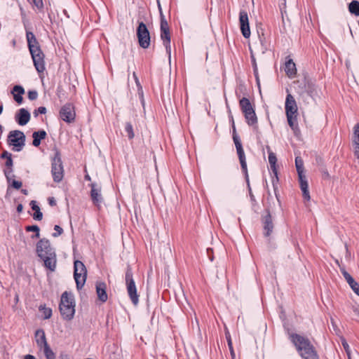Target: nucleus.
<instances>
[{
  "mask_svg": "<svg viewBox=\"0 0 359 359\" xmlns=\"http://www.w3.org/2000/svg\"><path fill=\"white\" fill-rule=\"evenodd\" d=\"M36 252L37 256L43 262L44 266L50 271L56 269L57 256L55 249L50 242L46 238H41L36 243Z\"/></svg>",
  "mask_w": 359,
  "mask_h": 359,
  "instance_id": "1",
  "label": "nucleus"
},
{
  "mask_svg": "<svg viewBox=\"0 0 359 359\" xmlns=\"http://www.w3.org/2000/svg\"><path fill=\"white\" fill-rule=\"evenodd\" d=\"M290 339L303 359H319L317 351L308 338L292 333Z\"/></svg>",
  "mask_w": 359,
  "mask_h": 359,
  "instance_id": "2",
  "label": "nucleus"
},
{
  "mask_svg": "<svg viewBox=\"0 0 359 359\" xmlns=\"http://www.w3.org/2000/svg\"><path fill=\"white\" fill-rule=\"evenodd\" d=\"M59 310L64 320H71L75 313V302L74 297L67 291L61 296Z\"/></svg>",
  "mask_w": 359,
  "mask_h": 359,
  "instance_id": "3",
  "label": "nucleus"
},
{
  "mask_svg": "<svg viewBox=\"0 0 359 359\" xmlns=\"http://www.w3.org/2000/svg\"><path fill=\"white\" fill-rule=\"evenodd\" d=\"M232 128H233V140L236 148L237 154L239 158V161L241 166V170L243 174L245 175V178L246 180V182L249 184V177L248 173V168H247V163L245 159V155L244 150L243 149V146L241 144V142L240 140L239 137L238 136L236 131V127L234 125V121L232 118Z\"/></svg>",
  "mask_w": 359,
  "mask_h": 359,
  "instance_id": "4",
  "label": "nucleus"
},
{
  "mask_svg": "<svg viewBox=\"0 0 359 359\" xmlns=\"http://www.w3.org/2000/svg\"><path fill=\"white\" fill-rule=\"evenodd\" d=\"M125 280L128 296L133 304L136 306L139 302V296L137 293V288L133 279L132 268L129 264H128L126 268Z\"/></svg>",
  "mask_w": 359,
  "mask_h": 359,
  "instance_id": "5",
  "label": "nucleus"
},
{
  "mask_svg": "<svg viewBox=\"0 0 359 359\" xmlns=\"http://www.w3.org/2000/svg\"><path fill=\"white\" fill-rule=\"evenodd\" d=\"M51 174L55 182H60L64 177V168L61 159L60 151L55 149V155L52 158Z\"/></svg>",
  "mask_w": 359,
  "mask_h": 359,
  "instance_id": "6",
  "label": "nucleus"
},
{
  "mask_svg": "<svg viewBox=\"0 0 359 359\" xmlns=\"http://www.w3.org/2000/svg\"><path fill=\"white\" fill-rule=\"evenodd\" d=\"M25 140L26 137L23 132L15 130L8 133L7 142L8 145L13 146V151H20L25 144Z\"/></svg>",
  "mask_w": 359,
  "mask_h": 359,
  "instance_id": "7",
  "label": "nucleus"
},
{
  "mask_svg": "<svg viewBox=\"0 0 359 359\" xmlns=\"http://www.w3.org/2000/svg\"><path fill=\"white\" fill-rule=\"evenodd\" d=\"M74 278L77 290H81L83 287L87 278V269L81 261L75 260L74 262Z\"/></svg>",
  "mask_w": 359,
  "mask_h": 359,
  "instance_id": "8",
  "label": "nucleus"
},
{
  "mask_svg": "<svg viewBox=\"0 0 359 359\" xmlns=\"http://www.w3.org/2000/svg\"><path fill=\"white\" fill-rule=\"evenodd\" d=\"M297 83H299L298 93L300 95L303 96L304 94H307L313 100L316 97H318L317 88L311 79L304 76L302 82H300V81H297Z\"/></svg>",
  "mask_w": 359,
  "mask_h": 359,
  "instance_id": "9",
  "label": "nucleus"
},
{
  "mask_svg": "<svg viewBox=\"0 0 359 359\" xmlns=\"http://www.w3.org/2000/svg\"><path fill=\"white\" fill-rule=\"evenodd\" d=\"M139 45L142 48H148L150 46L151 36L146 24L140 22L136 30Z\"/></svg>",
  "mask_w": 359,
  "mask_h": 359,
  "instance_id": "10",
  "label": "nucleus"
},
{
  "mask_svg": "<svg viewBox=\"0 0 359 359\" xmlns=\"http://www.w3.org/2000/svg\"><path fill=\"white\" fill-rule=\"evenodd\" d=\"M160 31H161V39L163 41V44L165 47L167 53L170 57L171 47H170V38L171 34L168 23L165 18V15H162V20L160 23Z\"/></svg>",
  "mask_w": 359,
  "mask_h": 359,
  "instance_id": "11",
  "label": "nucleus"
},
{
  "mask_svg": "<svg viewBox=\"0 0 359 359\" xmlns=\"http://www.w3.org/2000/svg\"><path fill=\"white\" fill-rule=\"evenodd\" d=\"M34 65L39 74L43 73L45 70V55L41 49V47L29 50Z\"/></svg>",
  "mask_w": 359,
  "mask_h": 359,
  "instance_id": "12",
  "label": "nucleus"
},
{
  "mask_svg": "<svg viewBox=\"0 0 359 359\" xmlns=\"http://www.w3.org/2000/svg\"><path fill=\"white\" fill-rule=\"evenodd\" d=\"M261 222L263 226V233L264 236L269 237L273 231L274 224L271 212L268 208L265 209V215H262Z\"/></svg>",
  "mask_w": 359,
  "mask_h": 359,
  "instance_id": "13",
  "label": "nucleus"
},
{
  "mask_svg": "<svg viewBox=\"0 0 359 359\" xmlns=\"http://www.w3.org/2000/svg\"><path fill=\"white\" fill-rule=\"evenodd\" d=\"M60 116L67 123H72L75 120L76 113L74 106L72 103H67L60 110Z\"/></svg>",
  "mask_w": 359,
  "mask_h": 359,
  "instance_id": "14",
  "label": "nucleus"
},
{
  "mask_svg": "<svg viewBox=\"0 0 359 359\" xmlns=\"http://www.w3.org/2000/svg\"><path fill=\"white\" fill-rule=\"evenodd\" d=\"M239 22L240 28L243 36L245 39H248L250 36V29L249 25V19L248 13L241 10L239 13Z\"/></svg>",
  "mask_w": 359,
  "mask_h": 359,
  "instance_id": "15",
  "label": "nucleus"
},
{
  "mask_svg": "<svg viewBox=\"0 0 359 359\" xmlns=\"http://www.w3.org/2000/svg\"><path fill=\"white\" fill-rule=\"evenodd\" d=\"M90 187H91L90 198L92 202L96 207L100 208L103 201V197L101 194V187L96 183H91Z\"/></svg>",
  "mask_w": 359,
  "mask_h": 359,
  "instance_id": "16",
  "label": "nucleus"
},
{
  "mask_svg": "<svg viewBox=\"0 0 359 359\" xmlns=\"http://www.w3.org/2000/svg\"><path fill=\"white\" fill-rule=\"evenodd\" d=\"M285 114H298V107L295 99L291 94H287L285 99Z\"/></svg>",
  "mask_w": 359,
  "mask_h": 359,
  "instance_id": "17",
  "label": "nucleus"
},
{
  "mask_svg": "<svg viewBox=\"0 0 359 359\" xmlns=\"http://www.w3.org/2000/svg\"><path fill=\"white\" fill-rule=\"evenodd\" d=\"M30 113L25 108L20 109L15 116V121L20 126H25L30 120Z\"/></svg>",
  "mask_w": 359,
  "mask_h": 359,
  "instance_id": "18",
  "label": "nucleus"
},
{
  "mask_svg": "<svg viewBox=\"0 0 359 359\" xmlns=\"http://www.w3.org/2000/svg\"><path fill=\"white\" fill-rule=\"evenodd\" d=\"M299 182L301 190L302 191V196L304 200L309 201L311 199L310 194L309 191V184L307 182L306 177L304 174H301L300 172H299Z\"/></svg>",
  "mask_w": 359,
  "mask_h": 359,
  "instance_id": "19",
  "label": "nucleus"
},
{
  "mask_svg": "<svg viewBox=\"0 0 359 359\" xmlns=\"http://www.w3.org/2000/svg\"><path fill=\"white\" fill-rule=\"evenodd\" d=\"M341 273L344 278L348 283L353 292L359 296V284L353 279V278L346 271L344 267L341 268Z\"/></svg>",
  "mask_w": 359,
  "mask_h": 359,
  "instance_id": "20",
  "label": "nucleus"
},
{
  "mask_svg": "<svg viewBox=\"0 0 359 359\" xmlns=\"http://www.w3.org/2000/svg\"><path fill=\"white\" fill-rule=\"evenodd\" d=\"M95 288L98 299L103 303L106 302L108 299L106 283L97 281L95 284Z\"/></svg>",
  "mask_w": 359,
  "mask_h": 359,
  "instance_id": "21",
  "label": "nucleus"
},
{
  "mask_svg": "<svg viewBox=\"0 0 359 359\" xmlns=\"http://www.w3.org/2000/svg\"><path fill=\"white\" fill-rule=\"evenodd\" d=\"M35 339L37 346L40 350H42V347L48 345L45 332L43 329H38L35 332Z\"/></svg>",
  "mask_w": 359,
  "mask_h": 359,
  "instance_id": "22",
  "label": "nucleus"
},
{
  "mask_svg": "<svg viewBox=\"0 0 359 359\" xmlns=\"http://www.w3.org/2000/svg\"><path fill=\"white\" fill-rule=\"evenodd\" d=\"M5 166L6 167V168L4 170V173L7 181L9 182L11 180V179L15 177V175H13V161L12 156L6 158Z\"/></svg>",
  "mask_w": 359,
  "mask_h": 359,
  "instance_id": "23",
  "label": "nucleus"
},
{
  "mask_svg": "<svg viewBox=\"0 0 359 359\" xmlns=\"http://www.w3.org/2000/svg\"><path fill=\"white\" fill-rule=\"evenodd\" d=\"M47 137V133L44 130H39L32 133V145L37 147L41 144V142L45 140Z\"/></svg>",
  "mask_w": 359,
  "mask_h": 359,
  "instance_id": "24",
  "label": "nucleus"
},
{
  "mask_svg": "<svg viewBox=\"0 0 359 359\" xmlns=\"http://www.w3.org/2000/svg\"><path fill=\"white\" fill-rule=\"evenodd\" d=\"M26 38H27V46H28L29 50H34L35 48L40 47V45L33 32L27 31L26 32Z\"/></svg>",
  "mask_w": 359,
  "mask_h": 359,
  "instance_id": "25",
  "label": "nucleus"
},
{
  "mask_svg": "<svg viewBox=\"0 0 359 359\" xmlns=\"http://www.w3.org/2000/svg\"><path fill=\"white\" fill-rule=\"evenodd\" d=\"M12 93L13 95L14 100L18 103L21 104L23 101L22 95L25 93V89L22 86L16 85L13 87Z\"/></svg>",
  "mask_w": 359,
  "mask_h": 359,
  "instance_id": "26",
  "label": "nucleus"
},
{
  "mask_svg": "<svg viewBox=\"0 0 359 359\" xmlns=\"http://www.w3.org/2000/svg\"><path fill=\"white\" fill-rule=\"evenodd\" d=\"M353 136L354 155L359 159V123L354 126Z\"/></svg>",
  "mask_w": 359,
  "mask_h": 359,
  "instance_id": "27",
  "label": "nucleus"
},
{
  "mask_svg": "<svg viewBox=\"0 0 359 359\" xmlns=\"http://www.w3.org/2000/svg\"><path fill=\"white\" fill-rule=\"evenodd\" d=\"M269 162L272 172L274 175L273 177H276V181L278 182L279 180H278V170L276 168L277 158H276V154L272 151H269Z\"/></svg>",
  "mask_w": 359,
  "mask_h": 359,
  "instance_id": "28",
  "label": "nucleus"
},
{
  "mask_svg": "<svg viewBox=\"0 0 359 359\" xmlns=\"http://www.w3.org/2000/svg\"><path fill=\"white\" fill-rule=\"evenodd\" d=\"M285 71L286 74L290 78L293 77L296 74V73H297L296 65L292 59L288 58L286 60Z\"/></svg>",
  "mask_w": 359,
  "mask_h": 359,
  "instance_id": "29",
  "label": "nucleus"
},
{
  "mask_svg": "<svg viewBox=\"0 0 359 359\" xmlns=\"http://www.w3.org/2000/svg\"><path fill=\"white\" fill-rule=\"evenodd\" d=\"M297 114H286L287 123L291 129L294 131V134L299 132V128L297 124Z\"/></svg>",
  "mask_w": 359,
  "mask_h": 359,
  "instance_id": "30",
  "label": "nucleus"
},
{
  "mask_svg": "<svg viewBox=\"0 0 359 359\" xmlns=\"http://www.w3.org/2000/svg\"><path fill=\"white\" fill-rule=\"evenodd\" d=\"M246 122L249 126H255L257 123V117L255 109L243 112Z\"/></svg>",
  "mask_w": 359,
  "mask_h": 359,
  "instance_id": "31",
  "label": "nucleus"
},
{
  "mask_svg": "<svg viewBox=\"0 0 359 359\" xmlns=\"http://www.w3.org/2000/svg\"><path fill=\"white\" fill-rule=\"evenodd\" d=\"M31 208L34 211L33 214V219L37 221H41L43 218V213L41 212L40 208L36 203V201H31L29 203Z\"/></svg>",
  "mask_w": 359,
  "mask_h": 359,
  "instance_id": "32",
  "label": "nucleus"
},
{
  "mask_svg": "<svg viewBox=\"0 0 359 359\" xmlns=\"http://www.w3.org/2000/svg\"><path fill=\"white\" fill-rule=\"evenodd\" d=\"M239 104L243 113L254 109L250 100L247 97H243L239 101Z\"/></svg>",
  "mask_w": 359,
  "mask_h": 359,
  "instance_id": "33",
  "label": "nucleus"
},
{
  "mask_svg": "<svg viewBox=\"0 0 359 359\" xmlns=\"http://www.w3.org/2000/svg\"><path fill=\"white\" fill-rule=\"evenodd\" d=\"M348 11L355 16H359V1L357 0H353L348 4Z\"/></svg>",
  "mask_w": 359,
  "mask_h": 359,
  "instance_id": "34",
  "label": "nucleus"
},
{
  "mask_svg": "<svg viewBox=\"0 0 359 359\" xmlns=\"http://www.w3.org/2000/svg\"><path fill=\"white\" fill-rule=\"evenodd\" d=\"M39 310L43 313V319H49L52 316V309L47 308L46 304H41L39 306Z\"/></svg>",
  "mask_w": 359,
  "mask_h": 359,
  "instance_id": "35",
  "label": "nucleus"
},
{
  "mask_svg": "<svg viewBox=\"0 0 359 359\" xmlns=\"http://www.w3.org/2000/svg\"><path fill=\"white\" fill-rule=\"evenodd\" d=\"M42 349L43 351V353L46 359L55 358V355L48 344L42 347Z\"/></svg>",
  "mask_w": 359,
  "mask_h": 359,
  "instance_id": "36",
  "label": "nucleus"
},
{
  "mask_svg": "<svg viewBox=\"0 0 359 359\" xmlns=\"http://www.w3.org/2000/svg\"><path fill=\"white\" fill-rule=\"evenodd\" d=\"M133 76L134 77V79H135V83L138 88V93L140 96V98H141V103L142 104V106L144 107V98H143V91H142V86L140 83V81L135 74V72H133Z\"/></svg>",
  "mask_w": 359,
  "mask_h": 359,
  "instance_id": "37",
  "label": "nucleus"
},
{
  "mask_svg": "<svg viewBox=\"0 0 359 359\" xmlns=\"http://www.w3.org/2000/svg\"><path fill=\"white\" fill-rule=\"evenodd\" d=\"M125 132L127 133V136L129 140H132L134 137L135 133L133 131V127L130 122H127L126 123Z\"/></svg>",
  "mask_w": 359,
  "mask_h": 359,
  "instance_id": "38",
  "label": "nucleus"
},
{
  "mask_svg": "<svg viewBox=\"0 0 359 359\" xmlns=\"http://www.w3.org/2000/svg\"><path fill=\"white\" fill-rule=\"evenodd\" d=\"M295 166L297 171V173L299 174V172H301V174L304 173V163L302 159L300 157H296L295 158Z\"/></svg>",
  "mask_w": 359,
  "mask_h": 359,
  "instance_id": "39",
  "label": "nucleus"
},
{
  "mask_svg": "<svg viewBox=\"0 0 359 359\" xmlns=\"http://www.w3.org/2000/svg\"><path fill=\"white\" fill-rule=\"evenodd\" d=\"M225 336H226V341H227V344H228V346H229V351L231 352V355L233 358L235 356V353H234L233 346H232V341H231V335H230V333H229V332L228 330H226L225 332Z\"/></svg>",
  "mask_w": 359,
  "mask_h": 359,
  "instance_id": "40",
  "label": "nucleus"
},
{
  "mask_svg": "<svg viewBox=\"0 0 359 359\" xmlns=\"http://www.w3.org/2000/svg\"><path fill=\"white\" fill-rule=\"evenodd\" d=\"M278 182L276 181V177H273V179H272V184H273L275 196H276V198L278 202L280 204V198H279L280 196H279V194L278 193Z\"/></svg>",
  "mask_w": 359,
  "mask_h": 359,
  "instance_id": "41",
  "label": "nucleus"
},
{
  "mask_svg": "<svg viewBox=\"0 0 359 359\" xmlns=\"http://www.w3.org/2000/svg\"><path fill=\"white\" fill-rule=\"evenodd\" d=\"M46 113V108L45 107H39L38 109H35L33 112V114L35 117L38 116L39 114H45Z\"/></svg>",
  "mask_w": 359,
  "mask_h": 359,
  "instance_id": "42",
  "label": "nucleus"
},
{
  "mask_svg": "<svg viewBox=\"0 0 359 359\" xmlns=\"http://www.w3.org/2000/svg\"><path fill=\"white\" fill-rule=\"evenodd\" d=\"M54 230L55 231V232L53 233L52 236L55 238L60 236L63 233L62 228L60 227L59 225H55Z\"/></svg>",
  "mask_w": 359,
  "mask_h": 359,
  "instance_id": "43",
  "label": "nucleus"
},
{
  "mask_svg": "<svg viewBox=\"0 0 359 359\" xmlns=\"http://www.w3.org/2000/svg\"><path fill=\"white\" fill-rule=\"evenodd\" d=\"M25 230L28 232H36L40 231V229L37 225L27 226Z\"/></svg>",
  "mask_w": 359,
  "mask_h": 359,
  "instance_id": "44",
  "label": "nucleus"
},
{
  "mask_svg": "<svg viewBox=\"0 0 359 359\" xmlns=\"http://www.w3.org/2000/svg\"><path fill=\"white\" fill-rule=\"evenodd\" d=\"M27 95L30 100H35L38 97V93L36 90H29L28 91Z\"/></svg>",
  "mask_w": 359,
  "mask_h": 359,
  "instance_id": "45",
  "label": "nucleus"
},
{
  "mask_svg": "<svg viewBox=\"0 0 359 359\" xmlns=\"http://www.w3.org/2000/svg\"><path fill=\"white\" fill-rule=\"evenodd\" d=\"M342 346L344 348V350L346 351L348 356V358H350V350H349V346L348 344V343L346 342V341L345 339H343L342 340Z\"/></svg>",
  "mask_w": 359,
  "mask_h": 359,
  "instance_id": "46",
  "label": "nucleus"
},
{
  "mask_svg": "<svg viewBox=\"0 0 359 359\" xmlns=\"http://www.w3.org/2000/svg\"><path fill=\"white\" fill-rule=\"evenodd\" d=\"M22 182H20V181H17V180H13L12 181L11 186H12L14 189H20V188H21V187H22Z\"/></svg>",
  "mask_w": 359,
  "mask_h": 359,
  "instance_id": "47",
  "label": "nucleus"
},
{
  "mask_svg": "<svg viewBox=\"0 0 359 359\" xmlns=\"http://www.w3.org/2000/svg\"><path fill=\"white\" fill-rule=\"evenodd\" d=\"M206 252L209 259L212 262L214 260L213 250L212 248H207Z\"/></svg>",
  "mask_w": 359,
  "mask_h": 359,
  "instance_id": "48",
  "label": "nucleus"
},
{
  "mask_svg": "<svg viewBox=\"0 0 359 359\" xmlns=\"http://www.w3.org/2000/svg\"><path fill=\"white\" fill-rule=\"evenodd\" d=\"M34 5L38 8H42L43 6L42 0H32Z\"/></svg>",
  "mask_w": 359,
  "mask_h": 359,
  "instance_id": "49",
  "label": "nucleus"
},
{
  "mask_svg": "<svg viewBox=\"0 0 359 359\" xmlns=\"http://www.w3.org/2000/svg\"><path fill=\"white\" fill-rule=\"evenodd\" d=\"M250 57H251V62H252L253 70H256V69H257V62H256L255 55H253V53L252 52H251Z\"/></svg>",
  "mask_w": 359,
  "mask_h": 359,
  "instance_id": "50",
  "label": "nucleus"
},
{
  "mask_svg": "<svg viewBox=\"0 0 359 359\" xmlns=\"http://www.w3.org/2000/svg\"><path fill=\"white\" fill-rule=\"evenodd\" d=\"M10 156H12V154L11 153H9L8 151L6 150H4L1 154L0 155V158H9Z\"/></svg>",
  "mask_w": 359,
  "mask_h": 359,
  "instance_id": "51",
  "label": "nucleus"
},
{
  "mask_svg": "<svg viewBox=\"0 0 359 359\" xmlns=\"http://www.w3.org/2000/svg\"><path fill=\"white\" fill-rule=\"evenodd\" d=\"M157 1V5H158V11H159V15H160V20H162V15H164L163 13V11H162V8H161V3H160V0H156Z\"/></svg>",
  "mask_w": 359,
  "mask_h": 359,
  "instance_id": "52",
  "label": "nucleus"
},
{
  "mask_svg": "<svg viewBox=\"0 0 359 359\" xmlns=\"http://www.w3.org/2000/svg\"><path fill=\"white\" fill-rule=\"evenodd\" d=\"M59 359H70L69 355L65 352H61Z\"/></svg>",
  "mask_w": 359,
  "mask_h": 359,
  "instance_id": "53",
  "label": "nucleus"
},
{
  "mask_svg": "<svg viewBox=\"0 0 359 359\" xmlns=\"http://www.w3.org/2000/svg\"><path fill=\"white\" fill-rule=\"evenodd\" d=\"M48 203L50 206H55L56 205V201L53 197H49L48 198Z\"/></svg>",
  "mask_w": 359,
  "mask_h": 359,
  "instance_id": "54",
  "label": "nucleus"
},
{
  "mask_svg": "<svg viewBox=\"0 0 359 359\" xmlns=\"http://www.w3.org/2000/svg\"><path fill=\"white\" fill-rule=\"evenodd\" d=\"M331 322H332V327H333V330L336 332L337 334H338V332H339V328L337 327L336 323L334 322V320L332 319L331 320Z\"/></svg>",
  "mask_w": 359,
  "mask_h": 359,
  "instance_id": "55",
  "label": "nucleus"
},
{
  "mask_svg": "<svg viewBox=\"0 0 359 359\" xmlns=\"http://www.w3.org/2000/svg\"><path fill=\"white\" fill-rule=\"evenodd\" d=\"M22 210H23V205L21 203L18 204L17 206V208H16L17 212L18 213H20V212H22Z\"/></svg>",
  "mask_w": 359,
  "mask_h": 359,
  "instance_id": "56",
  "label": "nucleus"
},
{
  "mask_svg": "<svg viewBox=\"0 0 359 359\" xmlns=\"http://www.w3.org/2000/svg\"><path fill=\"white\" fill-rule=\"evenodd\" d=\"M24 359H36V358L32 355L28 354L25 356Z\"/></svg>",
  "mask_w": 359,
  "mask_h": 359,
  "instance_id": "57",
  "label": "nucleus"
},
{
  "mask_svg": "<svg viewBox=\"0 0 359 359\" xmlns=\"http://www.w3.org/2000/svg\"><path fill=\"white\" fill-rule=\"evenodd\" d=\"M40 237V231H36L34 235L32 236V238H39Z\"/></svg>",
  "mask_w": 359,
  "mask_h": 359,
  "instance_id": "58",
  "label": "nucleus"
},
{
  "mask_svg": "<svg viewBox=\"0 0 359 359\" xmlns=\"http://www.w3.org/2000/svg\"><path fill=\"white\" fill-rule=\"evenodd\" d=\"M247 184H248V187H249V191H250V198H251V199H252V200H255L254 196H253V194H252V192H251V189H250V183L248 184V183L247 182Z\"/></svg>",
  "mask_w": 359,
  "mask_h": 359,
  "instance_id": "59",
  "label": "nucleus"
},
{
  "mask_svg": "<svg viewBox=\"0 0 359 359\" xmlns=\"http://www.w3.org/2000/svg\"><path fill=\"white\" fill-rule=\"evenodd\" d=\"M253 73H254L255 79L259 77L258 69H256V70H253Z\"/></svg>",
  "mask_w": 359,
  "mask_h": 359,
  "instance_id": "60",
  "label": "nucleus"
},
{
  "mask_svg": "<svg viewBox=\"0 0 359 359\" xmlns=\"http://www.w3.org/2000/svg\"><path fill=\"white\" fill-rule=\"evenodd\" d=\"M84 179L87 181H90L91 180V178L89 176L88 174H86L85 176H84Z\"/></svg>",
  "mask_w": 359,
  "mask_h": 359,
  "instance_id": "61",
  "label": "nucleus"
},
{
  "mask_svg": "<svg viewBox=\"0 0 359 359\" xmlns=\"http://www.w3.org/2000/svg\"><path fill=\"white\" fill-rule=\"evenodd\" d=\"M21 192L25 194V195H27L28 194V191L27 189H22L21 190Z\"/></svg>",
  "mask_w": 359,
  "mask_h": 359,
  "instance_id": "62",
  "label": "nucleus"
},
{
  "mask_svg": "<svg viewBox=\"0 0 359 359\" xmlns=\"http://www.w3.org/2000/svg\"><path fill=\"white\" fill-rule=\"evenodd\" d=\"M316 161H317V162L320 163V162H321V161H322V158H321V157H320V156H318V157L316 158Z\"/></svg>",
  "mask_w": 359,
  "mask_h": 359,
  "instance_id": "63",
  "label": "nucleus"
},
{
  "mask_svg": "<svg viewBox=\"0 0 359 359\" xmlns=\"http://www.w3.org/2000/svg\"><path fill=\"white\" fill-rule=\"evenodd\" d=\"M323 174H324L327 177H329V176H330V175H329V173H328V172H327V170L323 171Z\"/></svg>",
  "mask_w": 359,
  "mask_h": 359,
  "instance_id": "64",
  "label": "nucleus"
}]
</instances>
